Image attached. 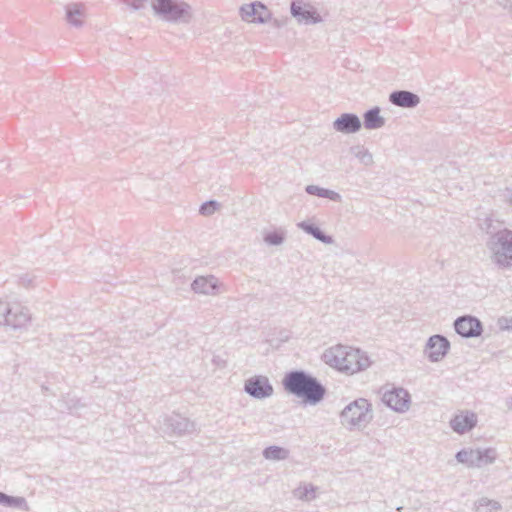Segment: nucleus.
Returning a JSON list of instances; mask_svg holds the SVG:
<instances>
[{"label": "nucleus", "mask_w": 512, "mask_h": 512, "mask_svg": "<svg viewBox=\"0 0 512 512\" xmlns=\"http://www.w3.org/2000/svg\"><path fill=\"white\" fill-rule=\"evenodd\" d=\"M507 322V325L505 326V328L509 329V328H512V319H506L505 320Z\"/></svg>", "instance_id": "obj_37"}, {"label": "nucleus", "mask_w": 512, "mask_h": 512, "mask_svg": "<svg viewBox=\"0 0 512 512\" xmlns=\"http://www.w3.org/2000/svg\"><path fill=\"white\" fill-rule=\"evenodd\" d=\"M307 234L313 236L318 241L324 244H332L334 242L333 237L325 234L318 226L307 221H302L297 224Z\"/></svg>", "instance_id": "obj_21"}, {"label": "nucleus", "mask_w": 512, "mask_h": 512, "mask_svg": "<svg viewBox=\"0 0 512 512\" xmlns=\"http://www.w3.org/2000/svg\"><path fill=\"white\" fill-rule=\"evenodd\" d=\"M477 423V416L470 411L462 412L450 420V427L458 434H464L472 430Z\"/></svg>", "instance_id": "obj_17"}, {"label": "nucleus", "mask_w": 512, "mask_h": 512, "mask_svg": "<svg viewBox=\"0 0 512 512\" xmlns=\"http://www.w3.org/2000/svg\"><path fill=\"white\" fill-rule=\"evenodd\" d=\"M456 333L464 338L478 337L483 332L481 321L470 315L458 317L454 322Z\"/></svg>", "instance_id": "obj_12"}, {"label": "nucleus", "mask_w": 512, "mask_h": 512, "mask_svg": "<svg viewBox=\"0 0 512 512\" xmlns=\"http://www.w3.org/2000/svg\"><path fill=\"white\" fill-rule=\"evenodd\" d=\"M380 112V108L375 106L363 114V125L366 129L376 130L385 125L386 120L380 115Z\"/></svg>", "instance_id": "obj_19"}, {"label": "nucleus", "mask_w": 512, "mask_h": 512, "mask_svg": "<svg viewBox=\"0 0 512 512\" xmlns=\"http://www.w3.org/2000/svg\"><path fill=\"white\" fill-rule=\"evenodd\" d=\"M346 346L337 345L327 349L323 355L322 360L329 366L343 372V365Z\"/></svg>", "instance_id": "obj_18"}, {"label": "nucleus", "mask_w": 512, "mask_h": 512, "mask_svg": "<svg viewBox=\"0 0 512 512\" xmlns=\"http://www.w3.org/2000/svg\"><path fill=\"white\" fill-rule=\"evenodd\" d=\"M372 419V404L365 398L355 399L340 413L341 424L349 430L364 429Z\"/></svg>", "instance_id": "obj_2"}, {"label": "nucleus", "mask_w": 512, "mask_h": 512, "mask_svg": "<svg viewBox=\"0 0 512 512\" xmlns=\"http://www.w3.org/2000/svg\"><path fill=\"white\" fill-rule=\"evenodd\" d=\"M475 455L476 449H462L456 453L455 458L459 463L465 464L469 468H476Z\"/></svg>", "instance_id": "obj_29"}, {"label": "nucleus", "mask_w": 512, "mask_h": 512, "mask_svg": "<svg viewBox=\"0 0 512 512\" xmlns=\"http://www.w3.org/2000/svg\"><path fill=\"white\" fill-rule=\"evenodd\" d=\"M479 225L480 228L489 235V238H493L497 233L506 229L503 227L502 222L494 220L492 217H486Z\"/></svg>", "instance_id": "obj_27"}, {"label": "nucleus", "mask_w": 512, "mask_h": 512, "mask_svg": "<svg viewBox=\"0 0 512 512\" xmlns=\"http://www.w3.org/2000/svg\"><path fill=\"white\" fill-rule=\"evenodd\" d=\"M389 102L401 108H415L420 103V97L408 90H395L389 94Z\"/></svg>", "instance_id": "obj_16"}, {"label": "nucleus", "mask_w": 512, "mask_h": 512, "mask_svg": "<svg viewBox=\"0 0 512 512\" xmlns=\"http://www.w3.org/2000/svg\"><path fill=\"white\" fill-rule=\"evenodd\" d=\"M487 248L491 252L492 262L500 269L512 267V230L505 229L493 238H488Z\"/></svg>", "instance_id": "obj_4"}, {"label": "nucleus", "mask_w": 512, "mask_h": 512, "mask_svg": "<svg viewBox=\"0 0 512 512\" xmlns=\"http://www.w3.org/2000/svg\"><path fill=\"white\" fill-rule=\"evenodd\" d=\"M305 191L309 195H315L321 198H327L329 200L340 202L341 195L338 192H335L330 189L322 188L317 185H307L305 187Z\"/></svg>", "instance_id": "obj_23"}, {"label": "nucleus", "mask_w": 512, "mask_h": 512, "mask_svg": "<svg viewBox=\"0 0 512 512\" xmlns=\"http://www.w3.org/2000/svg\"><path fill=\"white\" fill-rule=\"evenodd\" d=\"M290 12L299 24H317L322 21L316 8L305 0H292Z\"/></svg>", "instance_id": "obj_7"}, {"label": "nucleus", "mask_w": 512, "mask_h": 512, "mask_svg": "<svg viewBox=\"0 0 512 512\" xmlns=\"http://www.w3.org/2000/svg\"><path fill=\"white\" fill-rule=\"evenodd\" d=\"M449 348V340L443 335L436 334L428 339L425 354L431 362H438L446 356Z\"/></svg>", "instance_id": "obj_13"}, {"label": "nucleus", "mask_w": 512, "mask_h": 512, "mask_svg": "<svg viewBox=\"0 0 512 512\" xmlns=\"http://www.w3.org/2000/svg\"><path fill=\"white\" fill-rule=\"evenodd\" d=\"M0 505L11 508L29 510L27 501L23 497L10 496L0 491Z\"/></svg>", "instance_id": "obj_24"}, {"label": "nucleus", "mask_w": 512, "mask_h": 512, "mask_svg": "<svg viewBox=\"0 0 512 512\" xmlns=\"http://www.w3.org/2000/svg\"><path fill=\"white\" fill-rule=\"evenodd\" d=\"M154 14L160 19L172 23H189L192 19V7L182 0H151Z\"/></svg>", "instance_id": "obj_3"}, {"label": "nucleus", "mask_w": 512, "mask_h": 512, "mask_svg": "<svg viewBox=\"0 0 512 512\" xmlns=\"http://www.w3.org/2000/svg\"><path fill=\"white\" fill-rule=\"evenodd\" d=\"M120 2L126 4L131 9L137 11L143 9L148 2V0H119Z\"/></svg>", "instance_id": "obj_33"}, {"label": "nucleus", "mask_w": 512, "mask_h": 512, "mask_svg": "<svg viewBox=\"0 0 512 512\" xmlns=\"http://www.w3.org/2000/svg\"><path fill=\"white\" fill-rule=\"evenodd\" d=\"M31 319L29 309L18 303L10 305L0 300V325H8L13 328L24 326Z\"/></svg>", "instance_id": "obj_5"}, {"label": "nucleus", "mask_w": 512, "mask_h": 512, "mask_svg": "<svg viewBox=\"0 0 512 512\" xmlns=\"http://www.w3.org/2000/svg\"><path fill=\"white\" fill-rule=\"evenodd\" d=\"M86 16L85 6L80 3H72L66 6V19L74 27H81Z\"/></svg>", "instance_id": "obj_20"}, {"label": "nucleus", "mask_w": 512, "mask_h": 512, "mask_svg": "<svg viewBox=\"0 0 512 512\" xmlns=\"http://www.w3.org/2000/svg\"><path fill=\"white\" fill-rule=\"evenodd\" d=\"M262 455L267 460L280 461L289 457V450L280 446L272 445L266 447Z\"/></svg>", "instance_id": "obj_26"}, {"label": "nucleus", "mask_w": 512, "mask_h": 512, "mask_svg": "<svg viewBox=\"0 0 512 512\" xmlns=\"http://www.w3.org/2000/svg\"><path fill=\"white\" fill-rule=\"evenodd\" d=\"M282 384L285 391L311 405L322 401L326 393L325 387L304 370L287 372L282 380Z\"/></svg>", "instance_id": "obj_1"}, {"label": "nucleus", "mask_w": 512, "mask_h": 512, "mask_svg": "<svg viewBox=\"0 0 512 512\" xmlns=\"http://www.w3.org/2000/svg\"><path fill=\"white\" fill-rule=\"evenodd\" d=\"M506 406L512 411V394L506 399Z\"/></svg>", "instance_id": "obj_36"}, {"label": "nucleus", "mask_w": 512, "mask_h": 512, "mask_svg": "<svg viewBox=\"0 0 512 512\" xmlns=\"http://www.w3.org/2000/svg\"><path fill=\"white\" fill-rule=\"evenodd\" d=\"M402 509H403V507H398L397 511L401 512Z\"/></svg>", "instance_id": "obj_38"}, {"label": "nucleus", "mask_w": 512, "mask_h": 512, "mask_svg": "<svg viewBox=\"0 0 512 512\" xmlns=\"http://www.w3.org/2000/svg\"><path fill=\"white\" fill-rule=\"evenodd\" d=\"M240 14L244 21L253 23L264 24L271 18V13L268 8L259 1L242 5Z\"/></svg>", "instance_id": "obj_11"}, {"label": "nucleus", "mask_w": 512, "mask_h": 512, "mask_svg": "<svg viewBox=\"0 0 512 512\" xmlns=\"http://www.w3.org/2000/svg\"><path fill=\"white\" fill-rule=\"evenodd\" d=\"M191 289L197 294L216 295L219 289V281L213 275L198 276L191 283Z\"/></svg>", "instance_id": "obj_15"}, {"label": "nucleus", "mask_w": 512, "mask_h": 512, "mask_svg": "<svg viewBox=\"0 0 512 512\" xmlns=\"http://www.w3.org/2000/svg\"><path fill=\"white\" fill-rule=\"evenodd\" d=\"M350 153L365 166H371L374 163L373 155L363 145L352 146L350 148Z\"/></svg>", "instance_id": "obj_28"}, {"label": "nucleus", "mask_w": 512, "mask_h": 512, "mask_svg": "<svg viewBox=\"0 0 512 512\" xmlns=\"http://www.w3.org/2000/svg\"><path fill=\"white\" fill-rule=\"evenodd\" d=\"M499 6L512 11V0H497Z\"/></svg>", "instance_id": "obj_34"}, {"label": "nucleus", "mask_w": 512, "mask_h": 512, "mask_svg": "<svg viewBox=\"0 0 512 512\" xmlns=\"http://www.w3.org/2000/svg\"><path fill=\"white\" fill-rule=\"evenodd\" d=\"M285 240L284 232L282 231H273L268 232L264 235V241L269 245H281Z\"/></svg>", "instance_id": "obj_31"}, {"label": "nucleus", "mask_w": 512, "mask_h": 512, "mask_svg": "<svg viewBox=\"0 0 512 512\" xmlns=\"http://www.w3.org/2000/svg\"><path fill=\"white\" fill-rule=\"evenodd\" d=\"M497 459V451L495 448L489 447L485 449H476L475 460L476 468H481L493 464Z\"/></svg>", "instance_id": "obj_22"}, {"label": "nucleus", "mask_w": 512, "mask_h": 512, "mask_svg": "<svg viewBox=\"0 0 512 512\" xmlns=\"http://www.w3.org/2000/svg\"><path fill=\"white\" fill-rule=\"evenodd\" d=\"M219 206V203L215 200L206 201L200 206L199 213L203 216H211Z\"/></svg>", "instance_id": "obj_32"}, {"label": "nucleus", "mask_w": 512, "mask_h": 512, "mask_svg": "<svg viewBox=\"0 0 512 512\" xmlns=\"http://www.w3.org/2000/svg\"><path fill=\"white\" fill-rule=\"evenodd\" d=\"M244 391L255 399H265L273 395L274 388L267 376L254 375L244 382Z\"/></svg>", "instance_id": "obj_8"}, {"label": "nucleus", "mask_w": 512, "mask_h": 512, "mask_svg": "<svg viewBox=\"0 0 512 512\" xmlns=\"http://www.w3.org/2000/svg\"><path fill=\"white\" fill-rule=\"evenodd\" d=\"M162 429L165 434L177 437L191 435L197 431L194 421L178 413L165 416Z\"/></svg>", "instance_id": "obj_6"}, {"label": "nucleus", "mask_w": 512, "mask_h": 512, "mask_svg": "<svg viewBox=\"0 0 512 512\" xmlns=\"http://www.w3.org/2000/svg\"><path fill=\"white\" fill-rule=\"evenodd\" d=\"M503 197L506 200H508L510 202V204H512V189H506L503 194Z\"/></svg>", "instance_id": "obj_35"}, {"label": "nucleus", "mask_w": 512, "mask_h": 512, "mask_svg": "<svg viewBox=\"0 0 512 512\" xmlns=\"http://www.w3.org/2000/svg\"><path fill=\"white\" fill-rule=\"evenodd\" d=\"M345 355L343 372L347 374H354L370 366L368 356L360 349H353L346 346Z\"/></svg>", "instance_id": "obj_9"}, {"label": "nucleus", "mask_w": 512, "mask_h": 512, "mask_svg": "<svg viewBox=\"0 0 512 512\" xmlns=\"http://www.w3.org/2000/svg\"><path fill=\"white\" fill-rule=\"evenodd\" d=\"M315 491H316L315 486H313L312 484H305V485L299 486L297 489H295L294 495L298 499L309 501L316 497Z\"/></svg>", "instance_id": "obj_30"}, {"label": "nucleus", "mask_w": 512, "mask_h": 512, "mask_svg": "<svg viewBox=\"0 0 512 512\" xmlns=\"http://www.w3.org/2000/svg\"><path fill=\"white\" fill-rule=\"evenodd\" d=\"M502 509L500 502L487 497L479 498L474 502L475 512H497Z\"/></svg>", "instance_id": "obj_25"}, {"label": "nucleus", "mask_w": 512, "mask_h": 512, "mask_svg": "<svg viewBox=\"0 0 512 512\" xmlns=\"http://www.w3.org/2000/svg\"><path fill=\"white\" fill-rule=\"evenodd\" d=\"M382 401L396 412H405L409 409L410 395L404 388H393L383 393Z\"/></svg>", "instance_id": "obj_10"}, {"label": "nucleus", "mask_w": 512, "mask_h": 512, "mask_svg": "<svg viewBox=\"0 0 512 512\" xmlns=\"http://www.w3.org/2000/svg\"><path fill=\"white\" fill-rule=\"evenodd\" d=\"M361 127V120L354 113H343L333 122V129L343 134L357 133Z\"/></svg>", "instance_id": "obj_14"}]
</instances>
